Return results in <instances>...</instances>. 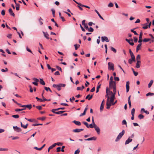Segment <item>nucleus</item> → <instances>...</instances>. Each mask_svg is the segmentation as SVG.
I'll list each match as a JSON object with an SVG mask.
<instances>
[{"mask_svg":"<svg viewBox=\"0 0 154 154\" xmlns=\"http://www.w3.org/2000/svg\"><path fill=\"white\" fill-rule=\"evenodd\" d=\"M66 86V85L64 84H60L58 85L54 84L53 85L54 88H56L57 90L60 91L61 90V87H64Z\"/></svg>","mask_w":154,"mask_h":154,"instance_id":"nucleus-1","label":"nucleus"},{"mask_svg":"<svg viewBox=\"0 0 154 154\" xmlns=\"http://www.w3.org/2000/svg\"><path fill=\"white\" fill-rule=\"evenodd\" d=\"M108 69L109 70H114V64L111 62H109L108 63Z\"/></svg>","mask_w":154,"mask_h":154,"instance_id":"nucleus-2","label":"nucleus"},{"mask_svg":"<svg viewBox=\"0 0 154 154\" xmlns=\"http://www.w3.org/2000/svg\"><path fill=\"white\" fill-rule=\"evenodd\" d=\"M112 88L113 89V93H112V91L111 92V93L112 94H114V95H115L116 92V84L114 83L113 85H112Z\"/></svg>","mask_w":154,"mask_h":154,"instance_id":"nucleus-3","label":"nucleus"},{"mask_svg":"<svg viewBox=\"0 0 154 154\" xmlns=\"http://www.w3.org/2000/svg\"><path fill=\"white\" fill-rule=\"evenodd\" d=\"M114 83L116 84V82L113 81V77L112 76H111L110 78L109 82V87L111 89H112V85Z\"/></svg>","mask_w":154,"mask_h":154,"instance_id":"nucleus-4","label":"nucleus"},{"mask_svg":"<svg viewBox=\"0 0 154 154\" xmlns=\"http://www.w3.org/2000/svg\"><path fill=\"white\" fill-rule=\"evenodd\" d=\"M109 97L108 96L107 97V99L106 102V105L107 106L106 109H109L110 108V106L111 105H112V103H110L109 102Z\"/></svg>","mask_w":154,"mask_h":154,"instance_id":"nucleus-5","label":"nucleus"},{"mask_svg":"<svg viewBox=\"0 0 154 154\" xmlns=\"http://www.w3.org/2000/svg\"><path fill=\"white\" fill-rule=\"evenodd\" d=\"M33 80L35 81V82H33L32 83L35 85L37 86L38 85L37 82H39V80L35 78H33Z\"/></svg>","mask_w":154,"mask_h":154,"instance_id":"nucleus-6","label":"nucleus"},{"mask_svg":"<svg viewBox=\"0 0 154 154\" xmlns=\"http://www.w3.org/2000/svg\"><path fill=\"white\" fill-rule=\"evenodd\" d=\"M13 128L14 131L17 132H20L21 131V129L17 126H13Z\"/></svg>","mask_w":154,"mask_h":154,"instance_id":"nucleus-7","label":"nucleus"},{"mask_svg":"<svg viewBox=\"0 0 154 154\" xmlns=\"http://www.w3.org/2000/svg\"><path fill=\"white\" fill-rule=\"evenodd\" d=\"M94 127L95 128V130L97 132V134H99L100 133V129L99 128V127H98L96 125H94Z\"/></svg>","mask_w":154,"mask_h":154,"instance_id":"nucleus-8","label":"nucleus"},{"mask_svg":"<svg viewBox=\"0 0 154 154\" xmlns=\"http://www.w3.org/2000/svg\"><path fill=\"white\" fill-rule=\"evenodd\" d=\"M101 40L102 42L106 41V42H108L109 40L108 38L106 36H102L101 37Z\"/></svg>","mask_w":154,"mask_h":154,"instance_id":"nucleus-9","label":"nucleus"},{"mask_svg":"<svg viewBox=\"0 0 154 154\" xmlns=\"http://www.w3.org/2000/svg\"><path fill=\"white\" fill-rule=\"evenodd\" d=\"M20 106L22 107H27L29 109H30L32 107V105L31 104L23 105L22 106Z\"/></svg>","mask_w":154,"mask_h":154,"instance_id":"nucleus-10","label":"nucleus"},{"mask_svg":"<svg viewBox=\"0 0 154 154\" xmlns=\"http://www.w3.org/2000/svg\"><path fill=\"white\" fill-rule=\"evenodd\" d=\"M84 130L83 129H74L73 130V131L75 133H78L80 132L81 131H83Z\"/></svg>","mask_w":154,"mask_h":154,"instance_id":"nucleus-11","label":"nucleus"},{"mask_svg":"<svg viewBox=\"0 0 154 154\" xmlns=\"http://www.w3.org/2000/svg\"><path fill=\"white\" fill-rule=\"evenodd\" d=\"M115 95H114V94H112L111 96L110 97V102L109 103H112L114 100V98H115Z\"/></svg>","mask_w":154,"mask_h":154,"instance_id":"nucleus-12","label":"nucleus"},{"mask_svg":"<svg viewBox=\"0 0 154 154\" xmlns=\"http://www.w3.org/2000/svg\"><path fill=\"white\" fill-rule=\"evenodd\" d=\"M129 82L127 81L126 82V92H128L129 91Z\"/></svg>","mask_w":154,"mask_h":154,"instance_id":"nucleus-13","label":"nucleus"},{"mask_svg":"<svg viewBox=\"0 0 154 154\" xmlns=\"http://www.w3.org/2000/svg\"><path fill=\"white\" fill-rule=\"evenodd\" d=\"M125 40L127 42H128L129 44L130 45H134V43L133 42H130V41H131L132 42H133V39H131V40H130L129 39H128L127 38H126L125 39Z\"/></svg>","mask_w":154,"mask_h":154,"instance_id":"nucleus-14","label":"nucleus"},{"mask_svg":"<svg viewBox=\"0 0 154 154\" xmlns=\"http://www.w3.org/2000/svg\"><path fill=\"white\" fill-rule=\"evenodd\" d=\"M97 139V138L96 137H90L89 138H88L87 139H85V140H88V141H89V140H95Z\"/></svg>","mask_w":154,"mask_h":154,"instance_id":"nucleus-15","label":"nucleus"},{"mask_svg":"<svg viewBox=\"0 0 154 154\" xmlns=\"http://www.w3.org/2000/svg\"><path fill=\"white\" fill-rule=\"evenodd\" d=\"M43 33L44 34V36L45 38H46L47 39H49V38L48 37L49 35L47 33V32H45L44 31H43Z\"/></svg>","mask_w":154,"mask_h":154,"instance_id":"nucleus-16","label":"nucleus"},{"mask_svg":"<svg viewBox=\"0 0 154 154\" xmlns=\"http://www.w3.org/2000/svg\"><path fill=\"white\" fill-rule=\"evenodd\" d=\"M141 61H137L136 63V67L137 68H139L140 66Z\"/></svg>","mask_w":154,"mask_h":154,"instance_id":"nucleus-17","label":"nucleus"},{"mask_svg":"<svg viewBox=\"0 0 154 154\" xmlns=\"http://www.w3.org/2000/svg\"><path fill=\"white\" fill-rule=\"evenodd\" d=\"M132 140V139H130V137H129L128 139L126 141L125 144V145L128 144Z\"/></svg>","mask_w":154,"mask_h":154,"instance_id":"nucleus-18","label":"nucleus"},{"mask_svg":"<svg viewBox=\"0 0 154 154\" xmlns=\"http://www.w3.org/2000/svg\"><path fill=\"white\" fill-rule=\"evenodd\" d=\"M9 12L10 13V14L11 15H12L13 17H14L15 16V14L13 12V11L12 10V9L11 8H10L9 10Z\"/></svg>","mask_w":154,"mask_h":154,"instance_id":"nucleus-19","label":"nucleus"},{"mask_svg":"<svg viewBox=\"0 0 154 154\" xmlns=\"http://www.w3.org/2000/svg\"><path fill=\"white\" fill-rule=\"evenodd\" d=\"M142 45L141 43H140L137 46V48H136V52H137L141 48V45Z\"/></svg>","mask_w":154,"mask_h":154,"instance_id":"nucleus-20","label":"nucleus"},{"mask_svg":"<svg viewBox=\"0 0 154 154\" xmlns=\"http://www.w3.org/2000/svg\"><path fill=\"white\" fill-rule=\"evenodd\" d=\"M73 122L76 125L80 126L81 125V123L79 121H77L75 120Z\"/></svg>","mask_w":154,"mask_h":154,"instance_id":"nucleus-21","label":"nucleus"},{"mask_svg":"<svg viewBox=\"0 0 154 154\" xmlns=\"http://www.w3.org/2000/svg\"><path fill=\"white\" fill-rule=\"evenodd\" d=\"M21 126L22 127H23L24 129H26L27 128V126L28 125V124H26L25 125H23L22 122H20Z\"/></svg>","mask_w":154,"mask_h":154,"instance_id":"nucleus-22","label":"nucleus"},{"mask_svg":"<svg viewBox=\"0 0 154 154\" xmlns=\"http://www.w3.org/2000/svg\"><path fill=\"white\" fill-rule=\"evenodd\" d=\"M93 97V95H91V96H90V94H88L87 95L85 98V99H88L89 100H90L91 98H92Z\"/></svg>","mask_w":154,"mask_h":154,"instance_id":"nucleus-23","label":"nucleus"},{"mask_svg":"<svg viewBox=\"0 0 154 154\" xmlns=\"http://www.w3.org/2000/svg\"><path fill=\"white\" fill-rule=\"evenodd\" d=\"M131 96L130 95L128 98V104L129 105V107L130 108L131 107V101L130 100V97H131Z\"/></svg>","mask_w":154,"mask_h":154,"instance_id":"nucleus-24","label":"nucleus"},{"mask_svg":"<svg viewBox=\"0 0 154 154\" xmlns=\"http://www.w3.org/2000/svg\"><path fill=\"white\" fill-rule=\"evenodd\" d=\"M125 133V131L124 130H123L122 132L119 133V135L122 137V136Z\"/></svg>","mask_w":154,"mask_h":154,"instance_id":"nucleus-25","label":"nucleus"},{"mask_svg":"<svg viewBox=\"0 0 154 154\" xmlns=\"http://www.w3.org/2000/svg\"><path fill=\"white\" fill-rule=\"evenodd\" d=\"M125 133V131L124 130H123L122 132L119 133V135L122 137V136Z\"/></svg>","mask_w":154,"mask_h":154,"instance_id":"nucleus-26","label":"nucleus"},{"mask_svg":"<svg viewBox=\"0 0 154 154\" xmlns=\"http://www.w3.org/2000/svg\"><path fill=\"white\" fill-rule=\"evenodd\" d=\"M130 55L131 56V59H132V60H133V61L135 62V57L133 53L130 54Z\"/></svg>","mask_w":154,"mask_h":154,"instance_id":"nucleus-27","label":"nucleus"},{"mask_svg":"<svg viewBox=\"0 0 154 154\" xmlns=\"http://www.w3.org/2000/svg\"><path fill=\"white\" fill-rule=\"evenodd\" d=\"M95 11L96 12V13L97 14L99 17L102 20H104V19L103 18V17H102V16H101V15L96 10H95Z\"/></svg>","mask_w":154,"mask_h":154,"instance_id":"nucleus-28","label":"nucleus"},{"mask_svg":"<svg viewBox=\"0 0 154 154\" xmlns=\"http://www.w3.org/2000/svg\"><path fill=\"white\" fill-rule=\"evenodd\" d=\"M40 83L42 84V85H45V83L44 82V81H43V80L41 79H40Z\"/></svg>","mask_w":154,"mask_h":154,"instance_id":"nucleus-29","label":"nucleus"},{"mask_svg":"<svg viewBox=\"0 0 154 154\" xmlns=\"http://www.w3.org/2000/svg\"><path fill=\"white\" fill-rule=\"evenodd\" d=\"M147 23H146L143 24H142V25H143V26L142 27L144 29H147L148 28V25H147Z\"/></svg>","mask_w":154,"mask_h":154,"instance_id":"nucleus-30","label":"nucleus"},{"mask_svg":"<svg viewBox=\"0 0 154 154\" xmlns=\"http://www.w3.org/2000/svg\"><path fill=\"white\" fill-rule=\"evenodd\" d=\"M25 119L29 121L30 122H35L34 121L35 120L34 119H28L26 118H25Z\"/></svg>","mask_w":154,"mask_h":154,"instance_id":"nucleus-31","label":"nucleus"},{"mask_svg":"<svg viewBox=\"0 0 154 154\" xmlns=\"http://www.w3.org/2000/svg\"><path fill=\"white\" fill-rule=\"evenodd\" d=\"M153 82V80H151L150 81V82L148 84V88H150L152 85V84Z\"/></svg>","mask_w":154,"mask_h":154,"instance_id":"nucleus-32","label":"nucleus"},{"mask_svg":"<svg viewBox=\"0 0 154 154\" xmlns=\"http://www.w3.org/2000/svg\"><path fill=\"white\" fill-rule=\"evenodd\" d=\"M140 54H138L137 55L136 57V60L137 61H140Z\"/></svg>","mask_w":154,"mask_h":154,"instance_id":"nucleus-33","label":"nucleus"},{"mask_svg":"<svg viewBox=\"0 0 154 154\" xmlns=\"http://www.w3.org/2000/svg\"><path fill=\"white\" fill-rule=\"evenodd\" d=\"M150 40V38H145L143 40V41L144 42H147Z\"/></svg>","mask_w":154,"mask_h":154,"instance_id":"nucleus-34","label":"nucleus"},{"mask_svg":"<svg viewBox=\"0 0 154 154\" xmlns=\"http://www.w3.org/2000/svg\"><path fill=\"white\" fill-rule=\"evenodd\" d=\"M122 138L121 137H120L119 135L116 138L115 140L116 142H117L120 139Z\"/></svg>","mask_w":154,"mask_h":154,"instance_id":"nucleus-35","label":"nucleus"},{"mask_svg":"<svg viewBox=\"0 0 154 154\" xmlns=\"http://www.w3.org/2000/svg\"><path fill=\"white\" fill-rule=\"evenodd\" d=\"M25 109L26 108H23L22 109H15V111L16 112H18L25 110Z\"/></svg>","mask_w":154,"mask_h":154,"instance_id":"nucleus-36","label":"nucleus"},{"mask_svg":"<svg viewBox=\"0 0 154 154\" xmlns=\"http://www.w3.org/2000/svg\"><path fill=\"white\" fill-rule=\"evenodd\" d=\"M88 29L89 32H92L94 31V29L91 27H90L89 28H88Z\"/></svg>","mask_w":154,"mask_h":154,"instance_id":"nucleus-37","label":"nucleus"},{"mask_svg":"<svg viewBox=\"0 0 154 154\" xmlns=\"http://www.w3.org/2000/svg\"><path fill=\"white\" fill-rule=\"evenodd\" d=\"M46 117H39L37 118V119L41 120L42 121H44Z\"/></svg>","mask_w":154,"mask_h":154,"instance_id":"nucleus-38","label":"nucleus"},{"mask_svg":"<svg viewBox=\"0 0 154 154\" xmlns=\"http://www.w3.org/2000/svg\"><path fill=\"white\" fill-rule=\"evenodd\" d=\"M144 117V116L141 114L139 115L138 116V118L140 119L143 118Z\"/></svg>","mask_w":154,"mask_h":154,"instance_id":"nucleus-39","label":"nucleus"},{"mask_svg":"<svg viewBox=\"0 0 154 154\" xmlns=\"http://www.w3.org/2000/svg\"><path fill=\"white\" fill-rule=\"evenodd\" d=\"M149 95L152 96V95H154V93L151 92H149L147 93L146 96L147 97Z\"/></svg>","mask_w":154,"mask_h":154,"instance_id":"nucleus-40","label":"nucleus"},{"mask_svg":"<svg viewBox=\"0 0 154 154\" xmlns=\"http://www.w3.org/2000/svg\"><path fill=\"white\" fill-rule=\"evenodd\" d=\"M75 48V50H77L78 48L80 47V45L77 44H75L74 45Z\"/></svg>","mask_w":154,"mask_h":154,"instance_id":"nucleus-41","label":"nucleus"},{"mask_svg":"<svg viewBox=\"0 0 154 154\" xmlns=\"http://www.w3.org/2000/svg\"><path fill=\"white\" fill-rule=\"evenodd\" d=\"M101 85L100 84L97 86V88L96 92L97 93H98L99 92V89L100 88Z\"/></svg>","mask_w":154,"mask_h":154,"instance_id":"nucleus-42","label":"nucleus"},{"mask_svg":"<svg viewBox=\"0 0 154 154\" xmlns=\"http://www.w3.org/2000/svg\"><path fill=\"white\" fill-rule=\"evenodd\" d=\"M65 112V111H59L57 112L56 113V114H61Z\"/></svg>","mask_w":154,"mask_h":154,"instance_id":"nucleus-43","label":"nucleus"},{"mask_svg":"<svg viewBox=\"0 0 154 154\" xmlns=\"http://www.w3.org/2000/svg\"><path fill=\"white\" fill-rule=\"evenodd\" d=\"M12 117L15 119H18L19 118V116L18 115H13Z\"/></svg>","mask_w":154,"mask_h":154,"instance_id":"nucleus-44","label":"nucleus"},{"mask_svg":"<svg viewBox=\"0 0 154 154\" xmlns=\"http://www.w3.org/2000/svg\"><path fill=\"white\" fill-rule=\"evenodd\" d=\"M82 123L86 126L87 128H89V125L87 122H83Z\"/></svg>","mask_w":154,"mask_h":154,"instance_id":"nucleus-45","label":"nucleus"},{"mask_svg":"<svg viewBox=\"0 0 154 154\" xmlns=\"http://www.w3.org/2000/svg\"><path fill=\"white\" fill-rule=\"evenodd\" d=\"M12 137L13 140H16V139H18L19 138V137H17V136L15 137L11 136V137Z\"/></svg>","mask_w":154,"mask_h":154,"instance_id":"nucleus-46","label":"nucleus"},{"mask_svg":"<svg viewBox=\"0 0 154 154\" xmlns=\"http://www.w3.org/2000/svg\"><path fill=\"white\" fill-rule=\"evenodd\" d=\"M51 10V11H52V14H53V17H55V10L54 9H52Z\"/></svg>","mask_w":154,"mask_h":154,"instance_id":"nucleus-47","label":"nucleus"},{"mask_svg":"<svg viewBox=\"0 0 154 154\" xmlns=\"http://www.w3.org/2000/svg\"><path fill=\"white\" fill-rule=\"evenodd\" d=\"M122 124L123 125H126V127H127V122L125 120H124L122 121Z\"/></svg>","mask_w":154,"mask_h":154,"instance_id":"nucleus-48","label":"nucleus"},{"mask_svg":"<svg viewBox=\"0 0 154 154\" xmlns=\"http://www.w3.org/2000/svg\"><path fill=\"white\" fill-rule=\"evenodd\" d=\"M111 50L112 51H113L114 53H116V52L117 51H116V50L115 48H114L113 47H111Z\"/></svg>","mask_w":154,"mask_h":154,"instance_id":"nucleus-49","label":"nucleus"},{"mask_svg":"<svg viewBox=\"0 0 154 154\" xmlns=\"http://www.w3.org/2000/svg\"><path fill=\"white\" fill-rule=\"evenodd\" d=\"M1 71L2 72H8V69L7 68H5V69H1Z\"/></svg>","mask_w":154,"mask_h":154,"instance_id":"nucleus-50","label":"nucleus"},{"mask_svg":"<svg viewBox=\"0 0 154 154\" xmlns=\"http://www.w3.org/2000/svg\"><path fill=\"white\" fill-rule=\"evenodd\" d=\"M135 109L134 108H133L131 110V115H134Z\"/></svg>","mask_w":154,"mask_h":154,"instance_id":"nucleus-51","label":"nucleus"},{"mask_svg":"<svg viewBox=\"0 0 154 154\" xmlns=\"http://www.w3.org/2000/svg\"><path fill=\"white\" fill-rule=\"evenodd\" d=\"M43 20L41 18V17H40L39 19V21L40 23V24L41 25H42L43 24V22H42V20Z\"/></svg>","mask_w":154,"mask_h":154,"instance_id":"nucleus-52","label":"nucleus"},{"mask_svg":"<svg viewBox=\"0 0 154 154\" xmlns=\"http://www.w3.org/2000/svg\"><path fill=\"white\" fill-rule=\"evenodd\" d=\"M42 124H33L32 125L33 126H38V125H42Z\"/></svg>","mask_w":154,"mask_h":154,"instance_id":"nucleus-53","label":"nucleus"},{"mask_svg":"<svg viewBox=\"0 0 154 154\" xmlns=\"http://www.w3.org/2000/svg\"><path fill=\"white\" fill-rule=\"evenodd\" d=\"M43 99L41 100H39L40 102H44L45 101L47 100V99L45 98L44 97H43Z\"/></svg>","mask_w":154,"mask_h":154,"instance_id":"nucleus-54","label":"nucleus"},{"mask_svg":"<svg viewBox=\"0 0 154 154\" xmlns=\"http://www.w3.org/2000/svg\"><path fill=\"white\" fill-rule=\"evenodd\" d=\"M56 68L59 70L60 71L62 72V69L60 67H59V66H56Z\"/></svg>","mask_w":154,"mask_h":154,"instance_id":"nucleus-55","label":"nucleus"},{"mask_svg":"<svg viewBox=\"0 0 154 154\" xmlns=\"http://www.w3.org/2000/svg\"><path fill=\"white\" fill-rule=\"evenodd\" d=\"M37 109H38L39 110H41L42 109V107L41 106H38L36 107Z\"/></svg>","mask_w":154,"mask_h":154,"instance_id":"nucleus-56","label":"nucleus"},{"mask_svg":"<svg viewBox=\"0 0 154 154\" xmlns=\"http://www.w3.org/2000/svg\"><path fill=\"white\" fill-rule=\"evenodd\" d=\"M79 149H78L75 151L74 154H79Z\"/></svg>","mask_w":154,"mask_h":154,"instance_id":"nucleus-57","label":"nucleus"},{"mask_svg":"<svg viewBox=\"0 0 154 154\" xmlns=\"http://www.w3.org/2000/svg\"><path fill=\"white\" fill-rule=\"evenodd\" d=\"M114 80L115 81H119V79L118 77H114Z\"/></svg>","mask_w":154,"mask_h":154,"instance_id":"nucleus-58","label":"nucleus"},{"mask_svg":"<svg viewBox=\"0 0 154 154\" xmlns=\"http://www.w3.org/2000/svg\"><path fill=\"white\" fill-rule=\"evenodd\" d=\"M113 6V4L112 3H110L109 5H108V6L109 7H112Z\"/></svg>","mask_w":154,"mask_h":154,"instance_id":"nucleus-59","label":"nucleus"},{"mask_svg":"<svg viewBox=\"0 0 154 154\" xmlns=\"http://www.w3.org/2000/svg\"><path fill=\"white\" fill-rule=\"evenodd\" d=\"M56 144L57 146H61L63 144V143L61 142H57L56 143Z\"/></svg>","mask_w":154,"mask_h":154,"instance_id":"nucleus-60","label":"nucleus"},{"mask_svg":"<svg viewBox=\"0 0 154 154\" xmlns=\"http://www.w3.org/2000/svg\"><path fill=\"white\" fill-rule=\"evenodd\" d=\"M34 149H36L37 150H41L42 149L41 148V147L40 148H38L37 147H36V146L34 147Z\"/></svg>","mask_w":154,"mask_h":154,"instance_id":"nucleus-61","label":"nucleus"},{"mask_svg":"<svg viewBox=\"0 0 154 154\" xmlns=\"http://www.w3.org/2000/svg\"><path fill=\"white\" fill-rule=\"evenodd\" d=\"M1 14L2 15L4 16L5 14V11L4 10H2L1 12Z\"/></svg>","mask_w":154,"mask_h":154,"instance_id":"nucleus-62","label":"nucleus"},{"mask_svg":"<svg viewBox=\"0 0 154 154\" xmlns=\"http://www.w3.org/2000/svg\"><path fill=\"white\" fill-rule=\"evenodd\" d=\"M60 147H58L57 148V152H60Z\"/></svg>","mask_w":154,"mask_h":154,"instance_id":"nucleus-63","label":"nucleus"},{"mask_svg":"<svg viewBox=\"0 0 154 154\" xmlns=\"http://www.w3.org/2000/svg\"><path fill=\"white\" fill-rule=\"evenodd\" d=\"M54 75H60V73H59V71H56L55 73H54Z\"/></svg>","mask_w":154,"mask_h":154,"instance_id":"nucleus-64","label":"nucleus"}]
</instances>
